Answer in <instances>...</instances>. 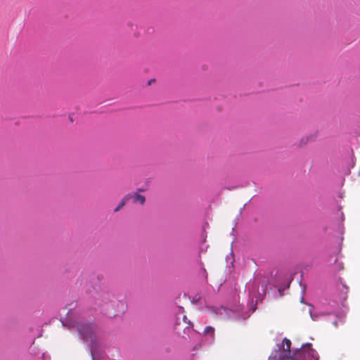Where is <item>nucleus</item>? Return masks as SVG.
I'll return each mask as SVG.
<instances>
[{
  "instance_id": "obj_8",
  "label": "nucleus",
  "mask_w": 360,
  "mask_h": 360,
  "mask_svg": "<svg viewBox=\"0 0 360 360\" xmlns=\"http://www.w3.org/2000/svg\"><path fill=\"white\" fill-rule=\"evenodd\" d=\"M145 190L143 188H138V191L143 192Z\"/></svg>"
},
{
  "instance_id": "obj_3",
  "label": "nucleus",
  "mask_w": 360,
  "mask_h": 360,
  "mask_svg": "<svg viewBox=\"0 0 360 360\" xmlns=\"http://www.w3.org/2000/svg\"><path fill=\"white\" fill-rule=\"evenodd\" d=\"M96 327L93 324H84L80 325L78 327L79 333L84 339H86L89 337H91V335L94 333Z\"/></svg>"
},
{
  "instance_id": "obj_5",
  "label": "nucleus",
  "mask_w": 360,
  "mask_h": 360,
  "mask_svg": "<svg viewBox=\"0 0 360 360\" xmlns=\"http://www.w3.org/2000/svg\"><path fill=\"white\" fill-rule=\"evenodd\" d=\"M131 193L127 194L122 198L121 202L119 203L118 206L115 209L114 212H116L119 211L122 207H124V205L126 204V202H128L131 199Z\"/></svg>"
},
{
  "instance_id": "obj_4",
  "label": "nucleus",
  "mask_w": 360,
  "mask_h": 360,
  "mask_svg": "<svg viewBox=\"0 0 360 360\" xmlns=\"http://www.w3.org/2000/svg\"><path fill=\"white\" fill-rule=\"evenodd\" d=\"M131 198L133 199L134 202H140L141 205H143L145 201H146V198L143 195H141L137 193H131Z\"/></svg>"
},
{
  "instance_id": "obj_7",
  "label": "nucleus",
  "mask_w": 360,
  "mask_h": 360,
  "mask_svg": "<svg viewBox=\"0 0 360 360\" xmlns=\"http://www.w3.org/2000/svg\"><path fill=\"white\" fill-rule=\"evenodd\" d=\"M183 320L185 323H186L187 317L186 316H183Z\"/></svg>"
},
{
  "instance_id": "obj_2",
  "label": "nucleus",
  "mask_w": 360,
  "mask_h": 360,
  "mask_svg": "<svg viewBox=\"0 0 360 360\" xmlns=\"http://www.w3.org/2000/svg\"><path fill=\"white\" fill-rule=\"evenodd\" d=\"M314 350L311 348V344H307L302 349L297 350L292 356H289L290 360H307L310 356H313Z\"/></svg>"
},
{
  "instance_id": "obj_10",
  "label": "nucleus",
  "mask_w": 360,
  "mask_h": 360,
  "mask_svg": "<svg viewBox=\"0 0 360 360\" xmlns=\"http://www.w3.org/2000/svg\"><path fill=\"white\" fill-rule=\"evenodd\" d=\"M315 360H318V358H316Z\"/></svg>"
},
{
  "instance_id": "obj_1",
  "label": "nucleus",
  "mask_w": 360,
  "mask_h": 360,
  "mask_svg": "<svg viewBox=\"0 0 360 360\" xmlns=\"http://www.w3.org/2000/svg\"><path fill=\"white\" fill-rule=\"evenodd\" d=\"M291 342L287 338H284L282 345H278V349L272 352L269 356V360H289L290 353Z\"/></svg>"
},
{
  "instance_id": "obj_6",
  "label": "nucleus",
  "mask_w": 360,
  "mask_h": 360,
  "mask_svg": "<svg viewBox=\"0 0 360 360\" xmlns=\"http://www.w3.org/2000/svg\"><path fill=\"white\" fill-rule=\"evenodd\" d=\"M214 332V329L211 326H207L205 328L204 333L205 334H211L213 335Z\"/></svg>"
},
{
  "instance_id": "obj_9",
  "label": "nucleus",
  "mask_w": 360,
  "mask_h": 360,
  "mask_svg": "<svg viewBox=\"0 0 360 360\" xmlns=\"http://www.w3.org/2000/svg\"><path fill=\"white\" fill-rule=\"evenodd\" d=\"M311 316L314 320L315 319L314 316L312 314H311Z\"/></svg>"
}]
</instances>
